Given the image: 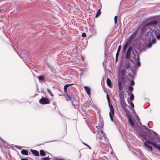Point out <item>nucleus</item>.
<instances>
[{
	"label": "nucleus",
	"mask_w": 160,
	"mask_h": 160,
	"mask_svg": "<svg viewBox=\"0 0 160 160\" xmlns=\"http://www.w3.org/2000/svg\"><path fill=\"white\" fill-rule=\"evenodd\" d=\"M39 102L41 104H45L49 103L50 101L48 99L43 97L39 100Z\"/></svg>",
	"instance_id": "obj_7"
},
{
	"label": "nucleus",
	"mask_w": 160,
	"mask_h": 160,
	"mask_svg": "<svg viewBox=\"0 0 160 160\" xmlns=\"http://www.w3.org/2000/svg\"><path fill=\"white\" fill-rule=\"evenodd\" d=\"M157 38L158 39H160V34H158L156 36Z\"/></svg>",
	"instance_id": "obj_39"
},
{
	"label": "nucleus",
	"mask_w": 160,
	"mask_h": 160,
	"mask_svg": "<svg viewBox=\"0 0 160 160\" xmlns=\"http://www.w3.org/2000/svg\"><path fill=\"white\" fill-rule=\"evenodd\" d=\"M137 34V32H134L131 35H130L128 39V42H131L132 41H135L136 39L135 38Z\"/></svg>",
	"instance_id": "obj_5"
},
{
	"label": "nucleus",
	"mask_w": 160,
	"mask_h": 160,
	"mask_svg": "<svg viewBox=\"0 0 160 160\" xmlns=\"http://www.w3.org/2000/svg\"><path fill=\"white\" fill-rule=\"evenodd\" d=\"M73 83H72L69 84H66L64 86V90L65 92H66L67 90V88L70 86L73 85Z\"/></svg>",
	"instance_id": "obj_18"
},
{
	"label": "nucleus",
	"mask_w": 160,
	"mask_h": 160,
	"mask_svg": "<svg viewBox=\"0 0 160 160\" xmlns=\"http://www.w3.org/2000/svg\"><path fill=\"white\" fill-rule=\"evenodd\" d=\"M15 147H16V148H18V149H19V150H21V149H22V148H21L20 147H18V146H15Z\"/></svg>",
	"instance_id": "obj_43"
},
{
	"label": "nucleus",
	"mask_w": 160,
	"mask_h": 160,
	"mask_svg": "<svg viewBox=\"0 0 160 160\" xmlns=\"http://www.w3.org/2000/svg\"><path fill=\"white\" fill-rule=\"evenodd\" d=\"M109 107L110 109V111L109 112V116L111 120L112 121H113V115L114 114V110L113 106L112 104H110V103H108Z\"/></svg>",
	"instance_id": "obj_6"
},
{
	"label": "nucleus",
	"mask_w": 160,
	"mask_h": 160,
	"mask_svg": "<svg viewBox=\"0 0 160 160\" xmlns=\"http://www.w3.org/2000/svg\"><path fill=\"white\" fill-rule=\"evenodd\" d=\"M82 36L85 37L86 36V34L85 32H83L82 35Z\"/></svg>",
	"instance_id": "obj_41"
},
{
	"label": "nucleus",
	"mask_w": 160,
	"mask_h": 160,
	"mask_svg": "<svg viewBox=\"0 0 160 160\" xmlns=\"http://www.w3.org/2000/svg\"><path fill=\"white\" fill-rule=\"evenodd\" d=\"M38 79L39 80V82L41 83L44 80L45 78L44 76H40L38 77Z\"/></svg>",
	"instance_id": "obj_15"
},
{
	"label": "nucleus",
	"mask_w": 160,
	"mask_h": 160,
	"mask_svg": "<svg viewBox=\"0 0 160 160\" xmlns=\"http://www.w3.org/2000/svg\"><path fill=\"white\" fill-rule=\"evenodd\" d=\"M118 57H116V61L117 62L118 60Z\"/></svg>",
	"instance_id": "obj_48"
},
{
	"label": "nucleus",
	"mask_w": 160,
	"mask_h": 160,
	"mask_svg": "<svg viewBox=\"0 0 160 160\" xmlns=\"http://www.w3.org/2000/svg\"><path fill=\"white\" fill-rule=\"evenodd\" d=\"M85 145L87 146L89 149H91V148L87 144H85Z\"/></svg>",
	"instance_id": "obj_42"
},
{
	"label": "nucleus",
	"mask_w": 160,
	"mask_h": 160,
	"mask_svg": "<svg viewBox=\"0 0 160 160\" xmlns=\"http://www.w3.org/2000/svg\"><path fill=\"white\" fill-rule=\"evenodd\" d=\"M141 137H142V140L143 138H144L145 139H146V137L144 135H141Z\"/></svg>",
	"instance_id": "obj_36"
},
{
	"label": "nucleus",
	"mask_w": 160,
	"mask_h": 160,
	"mask_svg": "<svg viewBox=\"0 0 160 160\" xmlns=\"http://www.w3.org/2000/svg\"><path fill=\"white\" fill-rule=\"evenodd\" d=\"M119 89V90L122 91V82L121 81H119L118 83Z\"/></svg>",
	"instance_id": "obj_21"
},
{
	"label": "nucleus",
	"mask_w": 160,
	"mask_h": 160,
	"mask_svg": "<svg viewBox=\"0 0 160 160\" xmlns=\"http://www.w3.org/2000/svg\"><path fill=\"white\" fill-rule=\"evenodd\" d=\"M130 62H128L126 63L124 66V68L125 70L129 68L130 67Z\"/></svg>",
	"instance_id": "obj_14"
},
{
	"label": "nucleus",
	"mask_w": 160,
	"mask_h": 160,
	"mask_svg": "<svg viewBox=\"0 0 160 160\" xmlns=\"http://www.w3.org/2000/svg\"><path fill=\"white\" fill-rule=\"evenodd\" d=\"M66 100L67 101H72L71 103L74 107L77 108L78 106V101L74 99V96L73 95H69L67 94L66 96Z\"/></svg>",
	"instance_id": "obj_2"
},
{
	"label": "nucleus",
	"mask_w": 160,
	"mask_h": 160,
	"mask_svg": "<svg viewBox=\"0 0 160 160\" xmlns=\"http://www.w3.org/2000/svg\"><path fill=\"white\" fill-rule=\"evenodd\" d=\"M134 82L133 80L131 81V83L130 85H134Z\"/></svg>",
	"instance_id": "obj_37"
},
{
	"label": "nucleus",
	"mask_w": 160,
	"mask_h": 160,
	"mask_svg": "<svg viewBox=\"0 0 160 160\" xmlns=\"http://www.w3.org/2000/svg\"><path fill=\"white\" fill-rule=\"evenodd\" d=\"M120 104L123 110L125 111L126 110L127 105L125 103L124 100H121Z\"/></svg>",
	"instance_id": "obj_10"
},
{
	"label": "nucleus",
	"mask_w": 160,
	"mask_h": 160,
	"mask_svg": "<svg viewBox=\"0 0 160 160\" xmlns=\"http://www.w3.org/2000/svg\"><path fill=\"white\" fill-rule=\"evenodd\" d=\"M136 64H137V66H136V67L137 66L138 67H140L141 65V62L139 61H137L136 62Z\"/></svg>",
	"instance_id": "obj_29"
},
{
	"label": "nucleus",
	"mask_w": 160,
	"mask_h": 160,
	"mask_svg": "<svg viewBox=\"0 0 160 160\" xmlns=\"http://www.w3.org/2000/svg\"><path fill=\"white\" fill-rule=\"evenodd\" d=\"M158 22L157 20H153L146 24L141 29V32H143L148 29V26L150 25H155L158 24Z\"/></svg>",
	"instance_id": "obj_3"
},
{
	"label": "nucleus",
	"mask_w": 160,
	"mask_h": 160,
	"mask_svg": "<svg viewBox=\"0 0 160 160\" xmlns=\"http://www.w3.org/2000/svg\"><path fill=\"white\" fill-rule=\"evenodd\" d=\"M107 100L108 102V103H110V99H109V97L108 94H107Z\"/></svg>",
	"instance_id": "obj_34"
},
{
	"label": "nucleus",
	"mask_w": 160,
	"mask_h": 160,
	"mask_svg": "<svg viewBox=\"0 0 160 160\" xmlns=\"http://www.w3.org/2000/svg\"><path fill=\"white\" fill-rule=\"evenodd\" d=\"M30 151L33 155L36 156H39V155L38 152L37 150H31Z\"/></svg>",
	"instance_id": "obj_13"
},
{
	"label": "nucleus",
	"mask_w": 160,
	"mask_h": 160,
	"mask_svg": "<svg viewBox=\"0 0 160 160\" xmlns=\"http://www.w3.org/2000/svg\"><path fill=\"white\" fill-rule=\"evenodd\" d=\"M41 159L43 160H49V158L48 157H47L45 158H41Z\"/></svg>",
	"instance_id": "obj_33"
},
{
	"label": "nucleus",
	"mask_w": 160,
	"mask_h": 160,
	"mask_svg": "<svg viewBox=\"0 0 160 160\" xmlns=\"http://www.w3.org/2000/svg\"><path fill=\"white\" fill-rule=\"evenodd\" d=\"M107 82L108 85L110 88H111L112 85L111 84V81L110 79L109 78H108L107 80Z\"/></svg>",
	"instance_id": "obj_16"
},
{
	"label": "nucleus",
	"mask_w": 160,
	"mask_h": 160,
	"mask_svg": "<svg viewBox=\"0 0 160 160\" xmlns=\"http://www.w3.org/2000/svg\"><path fill=\"white\" fill-rule=\"evenodd\" d=\"M126 49H126V48H124L123 47V51L124 52H125V51H126Z\"/></svg>",
	"instance_id": "obj_47"
},
{
	"label": "nucleus",
	"mask_w": 160,
	"mask_h": 160,
	"mask_svg": "<svg viewBox=\"0 0 160 160\" xmlns=\"http://www.w3.org/2000/svg\"><path fill=\"white\" fill-rule=\"evenodd\" d=\"M131 95L130 96V99L131 101H133L134 99V95L131 92Z\"/></svg>",
	"instance_id": "obj_27"
},
{
	"label": "nucleus",
	"mask_w": 160,
	"mask_h": 160,
	"mask_svg": "<svg viewBox=\"0 0 160 160\" xmlns=\"http://www.w3.org/2000/svg\"><path fill=\"white\" fill-rule=\"evenodd\" d=\"M100 131H98L97 132V139L101 141L104 138V133L102 130H100Z\"/></svg>",
	"instance_id": "obj_4"
},
{
	"label": "nucleus",
	"mask_w": 160,
	"mask_h": 160,
	"mask_svg": "<svg viewBox=\"0 0 160 160\" xmlns=\"http://www.w3.org/2000/svg\"><path fill=\"white\" fill-rule=\"evenodd\" d=\"M132 50V48L131 47H130L128 49L126 56V57L127 58H128L130 57Z\"/></svg>",
	"instance_id": "obj_8"
},
{
	"label": "nucleus",
	"mask_w": 160,
	"mask_h": 160,
	"mask_svg": "<svg viewBox=\"0 0 160 160\" xmlns=\"http://www.w3.org/2000/svg\"><path fill=\"white\" fill-rule=\"evenodd\" d=\"M114 23H115V24H116L117 23V22L118 16H115V17H114Z\"/></svg>",
	"instance_id": "obj_30"
},
{
	"label": "nucleus",
	"mask_w": 160,
	"mask_h": 160,
	"mask_svg": "<svg viewBox=\"0 0 160 160\" xmlns=\"http://www.w3.org/2000/svg\"><path fill=\"white\" fill-rule=\"evenodd\" d=\"M154 134H155L156 135V136L157 137V138H158V136H159V135L157 133H156L155 132H153V133Z\"/></svg>",
	"instance_id": "obj_38"
},
{
	"label": "nucleus",
	"mask_w": 160,
	"mask_h": 160,
	"mask_svg": "<svg viewBox=\"0 0 160 160\" xmlns=\"http://www.w3.org/2000/svg\"><path fill=\"white\" fill-rule=\"evenodd\" d=\"M101 14V12L100 10L99 9L97 12V14L95 16V17L97 18Z\"/></svg>",
	"instance_id": "obj_24"
},
{
	"label": "nucleus",
	"mask_w": 160,
	"mask_h": 160,
	"mask_svg": "<svg viewBox=\"0 0 160 160\" xmlns=\"http://www.w3.org/2000/svg\"><path fill=\"white\" fill-rule=\"evenodd\" d=\"M21 160H29L28 159L26 158H22Z\"/></svg>",
	"instance_id": "obj_46"
},
{
	"label": "nucleus",
	"mask_w": 160,
	"mask_h": 160,
	"mask_svg": "<svg viewBox=\"0 0 160 160\" xmlns=\"http://www.w3.org/2000/svg\"><path fill=\"white\" fill-rule=\"evenodd\" d=\"M55 141H56V140L53 141H52V142Z\"/></svg>",
	"instance_id": "obj_51"
},
{
	"label": "nucleus",
	"mask_w": 160,
	"mask_h": 160,
	"mask_svg": "<svg viewBox=\"0 0 160 160\" xmlns=\"http://www.w3.org/2000/svg\"><path fill=\"white\" fill-rule=\"evenodd\" d=\"M128 120L130 124H131V127H133L134 126V123L133 122L132 120L131 119V117L129 116H128Z\"/></svg>",
	"instance_id": "obj_12"
},
{
	"label": "nucleus",
	"mask_w": 160,
	"mask_h": 160,
	"mask_svg": "<svg viewBox=\"0 0 160 160\" xmlns=\"http://www.w3.org/2000/svg\"><path fill=\"white\" fill-rule=\"evenodd\" d=\"M121 49V46L119 45L118 47L117 52H120Z\"/></svg>",
	"instance_id": "obj_35"
},
{
	"label": "nucleus",
	"mask_w": 160,
	"mask_h": 160,
	"mask_svg": "<svg viewBox=\"0 0 160 160\" xmlns=\"http://www.w3.org/2000/svg\"><path fill=\"white\" fill-rule=\"evenodd\" d=\"M48 68L50 69L52 72L54 71V68H51L50 65H49L48 66Z\"/></svg>",
	"instance_id": "obj_31"
},
{
	"label": "nucleus",
	"mask_w": 160,
	"mask_h": 160,
	"mask_svg": "<svg viewBox=\"0 0 160 160\" xmlns=\"http://www.w3.org/2000/svg\"><path fill=\"white\" fill-rule=\"evenodd\" d=\"M84 104L86 107H88L90 105V102L87 101H85L84 102Z\"/></svg>",
	"instance_id": "obj_22"
},
{
	"label": "nucleus",
	"mask_w": 160,
	"mask_h": 160,
	"mask_svg": "<svg viewBox=\"0 0 160 160\" xmlns=\"http://www.w3.org/2000/svg\"><path fill=\"white\" fill-rule=\"evenodd\" d=\"M128 89L130 90V91H132L133 90V87L131 86H129L128 87Z\"/></svg>",
	"instance_id": "obj_32"
},
{
	"label": "nucleus",
	"mask_w": 160,
	"mask_h": 160,
	"mask_svg": "<svg viewBox=\"0 0 160 160\" xmlns=\"http://www.w3.org/2000/svg\"><path fill=\"white\" fill-rule=\"evenodd\" d=\"M140 125H141V127H140V128L141 129H144L145 130H149V129L145 125H142V124L141 123H140Z\"/></svg>",
	"instance_id": "obj_20"
},
{
	"label": "nucleus",
	"mask_w": 160,
	"mask_h": 160,
	"mask_svg": "<svg viewBox=\"0 0 160 160\" xmlns=\"http://www.w3.org/2000/svg\"><path fill=\"white\" fill-rule=\"evenodd\" d=\"M21 153L23 155H28V151L25 149H23L21 152Z\"/></svg>",
	"instance_id": "obj_17"
},
{
	"label": "nucleus",
	"mask_w": 160,
	"mask_h": 160,
	"mask_svg": "<svg viewBox=\"0 0 160 160\" xmlns=\"http://www.w3.org/2000/svg\"><path fill=\"white\" fill-rule=\"evenodd\" d=\"M133 58L135 60H137L138 61H139V55L137 54V56H135L133 57Z\"/></svg>",
	"instance_id": "obj_25"
},
{
	"label": "nucleus",
	"mask_w": 160,
	"mask_h": 160,
	"mask_svg": "<svg viewBox=\"0 0 160 160\" xmlns=\"http://www.w3.org/2000/svg\"><path fill=\"white\" fill-rule=\"evenodd\" d=\"M134 64H135V65H136V63H134Z\"/></svg>",
	"instance_id": "obj_52"
},
{
	"label": "nucleus",
	"mask_w": 160,
	"mask_h": 160,
	"mask_svg": "<svg viewBox=\"0 0 160 160\" xmlns=\"http://www.w3.org/2000/svg\"><path fill=\"white\" fill-rule=\"evenodd\" d=\"M40 154L42 156H45L46 155V153L43 150H41L40 151Z\"/></svg>",
	"instance_id": "obj_23"
},
{
	"label": "nucleus",
	"mask_w": 160,
	"mask_h": 160,
	"mask_svg": "<svg viewBox=\"0 0 160 160\" xmlns=\"http://www.w3.org/2000/svg\"><path fill=\"white\" fill-rule=\"evenodd\" d=\"M47 91L50 94L52 93L51 90L49 89H48Z\"/></svg>",
	"instance_id": "obj_45"
},
{
	"label": "nucleus",
	"mask_w": 160,
	"mask_h": 160,
	"mask_svg": "<svg viewBox=\"0 0 160 160\" xmlns=\"http://www.w3.org/2000/svg\"><path fill=\"white\" fill-rule=\"evenodd\" d=\"M50 94L52 96H53V94H52V92Z\"/></svg>",
	"instance_id": "obj_49"
},
{
	"label": "nucleus",
	"mask_w": 160,
	"mask_h": 160,
	"mask_svg": "<svg viewBox=\"0 0 160 160\" xmlns=\"http://www.w3.org/2000/svg\"><path fill=\"white\" fill-rule=\"evenodd\" d=\"M125 70L124 69H122L121 71V74L122 76H125Z\"/></svg>",
	"instance_id": "obj_26"
},
{
	"label": "nucleus",
	"mask_w": 160,
	"mask_h": 160,
	"mask_svg": "<svg viewBox=\"0 0 160 160\" xmlns=\"http://www.w3.org/2000/svg\"><path fill=\"white\" fill-rule=\"evenodd\" d=\"M119 54V52L117 51V52L116 53V57H118Z\"/></svg>",
	"instance_id": "obj_40"
},
{
	"label": "nucleus",
	"mask_w": 160,
	"mask_h": 160,
	"mask_svg": "<svg viewBox=\"0 0 160 160\" xmlns=\"http://www.w3.org/2000/svg\"><path fill=\"white\" fill-rule=\"evenodd\" d=\"M130 42H126L124 45V46H123V48H126V49H127L128 47V44Z\"/></svg>",
	"instance_id": "obj_28"
},
{
	"label": "nucleus",
	"mask_w": 160,
	"mask_h": 160,
	"mask_svg": "<svg viewBox=\"0 0 160 160\" xmlns=\"http://www.w3.org/2000/svg\"><path fill=\"white\" fill-rule=\"evenodd\" d=\"M84 88L85 89V90L87 93L88 95H90V92H91V88L88 86H84Z\"/></svg>",
	"instance_id": "obj_11"
},
{
	"label": "nucleus",
	"mask_w": 160,
	"mask_h": 160,
	"mask_svg": "<svg viewBox=\"0 0 160 160\" xmlns=\"http://www.w3.org/2000/svg\"><path fill=\"white\" fill-rule=\"evenodd\" d=\"M148 144H150L154 147L157 150L160 151V146H158L155 143L152 142L147 140V142H144V145L145 148L148 150H152V146L148 145Z\"/></svg>",
	"instance_id": "obj_1"
},
{
	"label": "nucleus",
	"mask_w": 160,
	"mask_h": 160,
	"mask_svg": "<svg viewBox=\"0 0 160 160\" xmlns=\"http://www.w3.org/2000/svg\"><path fill=\"white\" fill-rule=\"evenodd\" d=\"M103 123L102 122H100L99 123V124H98V127L99 128H98V129H102L103 127Z\"/></svg>",
	"instance_id": "obj_19"
},
{
	"label": "nucleus",
	"mask_w": 160,
	"mask_h": 160,
	"mask_svg": "<svg viewBox=\"0 0 160 160\" xmlns=\"http://www.w3.org/2000/svg\"><path fill=\"white\" fill-rule=\"evenodd\" d=\"M83 143L84 145H85V144H86V143H84V142H83Z\"/></svg>",
	"instance_id": "obj_50"
},
{
	"label": "nucleus",
	"mask_w": 160,
	"mask_h": 160,
	"mask_svg": "<svg viewBox=\"0 0 160 160\" xmlns=\"http://www.w3.org/2000/svg\"><path fill=\"white\" fill-rule=\"evenodd\" d=\"M130 104L132 107L133 108L134 107V105L133 103L132 102H131L130 103Z\"/></svg>",
	"instance_id": "obj_44"
},
{
	"label": "nucleus",
	"mask_w": 160,
	"mask_h": 160,
	"mask_svg": "<svg viewBox=\"0 0 160 160\" xmlns=\"http://www.w3.org/2000/svg\"><path fill=\"white\" fill-rule=\"evenodd\" d=\"M156 43V40L155 39H153L151 42H149L147 46V47L149 48L152 47V44H154Z\"/></svg>",
	"instance_id": "obj_9"
}]
</instances>
